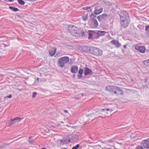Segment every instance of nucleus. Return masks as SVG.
<instances>
[{
    "mask_svg": "<svg viewBox=\"0 0 149 149\" xmlns=\"http://www.w3.org/2000/svg\"><path fill=\"white\" fill-rule=\"evenodd\" d=\"M120 24L122 26L125 28L129 25L130 19L128 13L126 11H124L123 13L120 15Z\"/></svg>",
    "mask_w": 149,
    "mask_h": 149,
    "instance_id": "1",
    "label": "nucleus"
},
{
    "mask_svg": "<svg viewBox=\"0 0 149 149\" xmlns=\"http://www.w3.org/2000/svg\"><path fill=\"white\" fill-rule=\"evenodd\" d=\"M68 30L72 35L76 36H77L81 32L79 28L72 25H70L68 26Z\"/></svg>",
    "mask_w": 149,
    "mask_h": 149,
    "instance_id": "2",
    "label": "nucleus"
},
{
    "mask_svg": "<svg viewBox=\"0 0 149 149\" xmlns=\"http://www.w3.org/2000/svg\"><path fill=\"white\" fill-rule=\"evenodd\" d=\"M69 58L68 56H64L58 59V64L61 68L63 67L65 64L68 63L69 61Z\"/></svg>",
    "mask_w": 149,
    "mask_h": 149,
    "instance_id": "3",
    "label": "nucleus"
},
{
    "mask_svg": "<svg viewBox=\"0 0 149 149\" xmlns=\"http://www.w3.org/2000/svg\"><path fill=\"white\" fill-rule=\"evenodd\" d=\"M91 54L95 56H100L102 54V51L100 49L95 47H91Z\"/></svg>",
    "mask_w": 149,
    "mask_h": 149,
    "instance_id": "4",
    "label": "nucleus"
},
{
    "mask_svg": "<svg viewBox=\"0 0 149 149\" xmlns=\"http://www.w3.org/2000/svg\"><path fill=\"white\" fill-rule=\"evenodd\" d=\"M116 86H108L106 88V90L109 92L111 93H114L115 94H117V92L116 91Z\"/></svg>",
    "mask_w": 149,
    "mask_h": 149,
    "instance_id": "5",
    "label": "nucleus"
},
{
    "mask_svg": "<svg viewBox=\"0 0 149 149\" xmlns=\"http://www.w3.org/2000/svg\"><path fill=\"white\" fill-rule=\"evenodd\" d=\"M98 23L97 19L94 17L92 18V22L90 25L91 28H97L98 26Z\"/></svg>",
    "mask_w": 149,
    "mask_h": 149,
    "instance_id": "6",
    "label": "nucleus"
},
{
    "mask_svg": "<svg viewBox=\"0 0 149 149\" xmlns=\"http://www.w3.org/2000/svg\"><path fill=\"white\" fill-rule=\"evenodd\" d=\"M142 144L144 148L149 149V138L143 140L142 141Z\"/></svg>",
    "mask_w": 149,
    "mask_h": 149,
    "instance_id": "7",
    "label": "nucleus"
},
{
    "mask_svg": "<svg viewBox=\"0 0 149 149\" xmlns=\"http://www.w3.org/2000/svg\"><path fill=\"white\" fill-rule=\"evenodd\" d=\"M23 118H18V117H16L14 119H11L9 123V126L17 122H18L20 121Z\"/></svg>",
    "mask_w": 149,
    "mask_h": 149,
    "instance_id": "8",
    "label": "nucleus"
},
{
    "mask_svg": "<svg viewBox=\"0 0 149 149\" xmlns=\"http://www.w3.org/2000/svg\"><path fill=\"white\" fill-rule=\"evenodd\" d=\"M135 48L136 50L139 51L142 53H144L146 50L145 47L143 46L139 47L138 46H136Z\"/></svg>",
    "mask_w": 149,
    "mask_h": 149,
    "instance_id": "9",
    "label": "nucleus"
},
{
    "mask_svg": "<svg viewBox=\"0 0 149 149\" xmlns=\"http://www.w3.org/2000/svg\"><path fill=\"white\" fill-rule=\"evenodd\" d=\"M84 74L85 75L91 74L92 73V70L88 67L84 68Z\"/></svg>",
    "mask_w": 149,
    "mask_h": 149,
    "instance_id": "10",
    "label": "nucleus"
},
{
    "mask_svg": "<svg viewBox=\"0 0 149 149\" xmlns=\"http://www.w3.org/2000/svg\"><path fill=\"white\" fill-rule=\"evenodd\" d=\"M107 15L105 14L104 13L101 15L97 17V19L99 21H100L102 20H104L107 19Z\"/></svg>",
    "mask_w": 149,
    "mask_h": 149,
    "instance_id": "11",
    "label": "nucleus"
},
{
    "mask_svg": "<svg viewBox=\"0 0 149 149\" xmlns=\"http://www.w3.org/2000/svg\"><path fill=\"white\" fill-rule=\"evenodd\" d=\"M116 91L117 92V94H116L117 95H123L124 92L123 91L118 87L116 86Z\"/></svg>",
    "mask_w": 149,
    "mask_h": 149,
    "instance_id": "12",
    "label": "nucleus"
},
{
    "mask_svg": "<svg viewBox=\"0 0 149 149\" xmlns=\"http://www.w3.org/2000/svg\"><path fill=\"white\" fill-rule=\"evenodd\" d=\"M93 32L95 33L98 34V36H103L106 33V32L104 31H93Z\"/></svg>",
    "mask_w": 149,
    "mask_h": 149,
    "instance_id": "13",
    "label": "nucleus"
},
{
    "mask_svg": "<svg viewBox=\"0 0 149 149\" xmlns=\"http://www.w3.org/2000/svg\"><path fill=\"white\" fill-rule=\"evenodd\" d=\"M111 42L117 47H119L121 46V44L119 43V41L117 40H112L111 41Z\"/></svg>",
    "mask_w": 149,
    "mask_h": 149,
    "instance_id": "14",
    "label": "nucleus"
},
{
    "mask_svg": "<svg viewBox=\"0 0 149 149\" xmlns=\"http://www.w3.org/2000/svg\"><path fill=\"white\" fill-rule=\"evenodd\" d=\"M78 70V67L77 66L74 65L72 66L71 69V72L73 73H76Z\"/></svg>",
    "mask_w": 149,
    "mask_h": 149,
    "instance_id": "15",
    "label": "nucleus"
},
{
    "mask_svg": "<svg viewBox=\"0 0 149 149\" xmlns=\"http://www.w3.org/2000/svg\"><path fill=\"white\" fill-rule=\"evenodd\" d=\"M96 8H95V10L94 11V14L95 15H98L101 13L103 10V8L101 7L99 9H96Z\"/></svg>",
    "mask_w": 149,
    "mask_h": 149,
    "instance_id": "16",
    "label": "nucleus"
},
{
    "mask_svg": "<svg viewBox=\"0 0 149 149\" xmlns=\"http://www.w3.org/2000/svg\"><path fill=\"white\" fill-rule=\"evenodd\" d=\"M84 51L85 52L90 53L91 54V48L87 46H84L83 48Z\"/></svg>",
    "mask_w": 149,
    "mask_h": 149,
    "instance_id": "17",
    "label": "nucleus"
},
{
    "mask_svg": "<svg viewBox=\"0 0 149 149\" xmlns=\"http://www.w3.org/2000/svg\"><path fill=\"white\" fill-rule=\"evenodd\" d=\"M83 72V70L82 68H80L78 72L79 74L78 75V77L79 79H81L82 77V74Z\"/></svg>",
    "mask_w": 149,
    "mask_h": 149,
    "instance_id": "18",
    "label": "nucleus"
},
{
    "mask_svg": "<svg viewBox=\"0 0 149 149\" xmlns=\"http://www.w3.org/2000/svg\"><path fill=\"white\" fill-rule=\"evenodd\" d=\"M53 51H49V54L52 56H53L54 54L56 52V48H54L53 49Z\"/></svg>",
    "mask_w": 149,
    "mask_h": 149,
    "instance_id": "19",
    "label": "nucleus"
},
{
    "mask_svg": "<svg viewBox=\"0 0 149 149\" xmlns=\"http://www.w3.org/2000/svg\"><path fill=\"white\" fill-rule=\"evenodd\" d=\"M88 18V14H85L83 15L82 17V19L84 21H86L87 20Z\"/></svg>",
    "mask_w": 149,
    "mask_h": 149,
    "instance_id": "20",
    "label": "nucleus"
},
{
    "mask_svg": "<svg viewBox=\"0 0 149 149\" xmlns=\"http://www.w3.org/2000/svg\"><path fill=\"white\" fill-rule=\"evenodd\" d=\"M93 31H89V36L88 37V38L89 39H91L93 36V34L91 32H93Z\"/></svg>",
    "mask_w": 149,
    "mask_h": 149,
    "instance_id": "21",
    "label": "nucleus"
},
{
    "mask_svg": "<svg viewBox=\"0 0 149 149\" xmlns=\"http://www.w3.org/2000/svg\"><path fill=\"white\" fill-rule=\"evenodd\" d=\"M9 8L10 9L14 12H16L19 10V9L18 8L13 6H9Z\"/></svg>",
    "mask_w": 149,
    "mask_h": 149,
    "instance_id": "22",
    "label": "nucleus"
},
{
    "mask_svg": "<svg viewBox=\"0 0 149 149\" xmlns=\"http://www.w3.org/2000/svg\"><path fill=\"white\" fill-rule=\"evenodd\" d=\"M143 63L145 65L149 67V59L144 61Z\"/></svg>",
    "mask_w": 149,
    "mask_h": 149,
    "instance_id": "23",
    "label": "nucleus"
},
{
    "mask_svg": "<svg viewBox=\"0 0 149 149\" xmlns=\"http://www.w3.org/2000/svg\"><path fill=\"white\" fill-rule=\"evenodd\" d=\"M18 3L21 5H24L25 4L24 1L22 0H17Z\"/></svg>",
    "mask_w": 149,
    "mask_h": 149,
    "instance_id": "24",
    "label": "nucleus"
},
{
    "mask_svg": "<svg viewBox=\"0 0 149 149\" xmlns=\"http://www.w3.org/2000/svg\"><path fill=\"white\" fill-rule=\"evenodd\" d=\"M60 143L62 144H64L66 143V141L65 140H59Z\"/></svg>",
    "mask_w": 149,
    "mask_h": 149,
    "instance_id": "25",
    "label": "nucleus"
},
{
    "mask_svg": "<svg viewBox=\"0 0 149 149\" xmlns=\"http://www.w3.org/2000/svg\"><path fill=\"white\" fill-rule=\"evenodd\" d=\"M84 8L86 10H88V11L89 12L91 11V9L90 7H89V6L86 7L85 8Z\"/></svg>",
    "mask_w": 149,
    "mask_h": 149,
    "instance_id": "26",
    "label": "nucleus"
},
{
    "mask_svg": "<svg viewBox=\"0 0 149 149\" xmlns=\"http://www.w3.org/2000/svg\"><path fill=\"white\" fill-rule=\"evenodd\" d=\"M91 115L90 116H85L84 117V122H87V119H89V118L90 117V116H91Z\"/></svg>",
    "mask_w": 149,
    "mask_h": 149,
    "instance_id": "27",
    "label": "nucleus"
},
{
    "mask_svg": "<svg viewBox=\"0 0 149 149\" xmlns=\"http://www.w3.org/2000/svg\"><path fill=\"white\" fill-rule=\"evenodd\" d=\"M79 144H78L76 146L73 147L72 149H77L79 147Z\"/></svg>",
    "mask_w": 149,
    "mask_h": 149,
    "instance_id": "28",
    "label": "nucleus"
},
{
    "mask_svg": "<svg viewBox=\"0 0 149 149\" xmlns=\"http://www.w3.org/2000/svg\"><path fill=\"white\" fill-rule=\"evenodd\" d=\"M32 138V137L31 136L29 138V142L31 144H32L33 142V140L31 139Z\"/></svg>",
    "mask_w": 149,
    "mask_h": 149,
    "instance_id": "29",
    "label": "nucleus"
},
{
    "mask_svg": "<svg viewBox=\"0 0 149 149\" xmlns=\"http://www.w3.org/2000/svg\"><path fill=\"white\" fill-rule=\"evenodd\" d=\"M145 30L147 31H149V25L146 26Z\"/></svg>",
    "mask_w": 149,
    "mask_h": 149,
    "instance_id": "30",
    "label": "nucleus"
},
{
    "mask_svg": "<svg viewBox=\"0 0 149 149\" xmlns=\"http://www.w3.org/2000/svg\"><path fill=\"white\" fill-rule=\"evenodd\" d=\"M37 94V93L36 92H34L33 93V95H32V97L33 98L35 97H36V95Z\"/></svg>",
    "mask_w": 149,
    "mask_h": 149,
    "instance_id": "31",
    "label": "nucleus"
},
{
    "mask_svg": "<svg viewBox=\"0 0 149 149\" xmlns=\"http://www.w3.org/2000/svg\"><path fill=\"white\" fill-rule=\"evenodd\" d=\"M12 97V95L11 94H10L8 96L5 97H4V98H7V97H8L9 98H11Z\"/></svg>",
    "mask_w": 149,
    "mask_h": 149,
    "instance_id": "32",
    "label": "nucleus"
},
{
    "mask_svg": "<svg viewBox=\"0 0 149 149\" xmlns=\"http://www.w3.org/2000/svg\"><path fill=\"white\" fill-rule=\"evenodd\" d=\"M90 16L91 17H96V16L93 13H92L91 14Z\"/></svg>",
    "mask_w": 149,
    "mask_h": 149,
    "instance_id": "33",
    "label": "nucleus"
},
{
    "mask_svg": "<svg viewBox=\"0 0 149 149\" xmlns=\"http://www.w3.org/2000/svg\"><path fill=\"white\" fill-rule=\"evenodd\" d=\"M106 4L108 5H110L111 4V3L109 2H107V3Z\"/></svg>",
    "mask_w": 149,
    "mask_h": 149,
    "instance_id": "34",
    "label": "nucleus"
},
{
    "mask_svg": "<svg viewBox=\"0 0 149 149\" xmlns=\"http://www.w3.org/2000/svg\"><path fill=\"white\" fill-rule=\"evenodd\" d=\"M64 112L65 113H68V111L67 110H64Z\"/></svg>",
    "mask_w": 149,
    "mask_h": 149,
    "instance_id": "35",
    "label": "nucleus"
},
{
    "mask_svg": "<svg viewBox=\"0 0 149 149\" xmlns=\"http://www.w3.org/2000/svg\"><path fill=\"white\" fill-rule=\"evenodd\" d=\"M106 110L107 111H109L110 110V109L107 108L106 109Z\"/></svg>",
    "mask_w": 149,
    "mask_h": 149,
    "instance_id": "36",
    "label": "nucleus"
},
{
    "mask_svg": "<svg viewBox=\"0 0 149 149\" xmlns=\"http://www.w3.org/2000/svg\"><path fill=\"white\" fill-rule=\"evenodd\" d=\"M123 47L124 49H126V45H124Z\"/></svg>",
    "mask_w": 149,
    "mask_h": 149,
    "instance_id": "37",
    "label": "nucleus"
},
{
    "mask_svg": "<svg viewBox=\"0 0 149 149\" xmlns=\"http://www.w3.org/2000/svg\"><path fill=\"white\" fill-rule=\"evenodd\" d=\"M8 1L10 2H12L13 1H14V0H8Z\"/></svg>",
    "mask_w": 149,
    "mask_h": 149,
    "instance_id": "38",
    "label": "nucleus"
},
{
    "mask_svg": "<svg viewBox=\"0 0 149 149\" xmlns=\"http://www.w3.org/2000/svg\"><path fill=\"white\" fill-rule=\"evenodd\" d=\"M39 78H37V81H39Z\"/></svg>",
    "mask_w": 149,
    "mask_h": 149,
    "instance_id": "39",
    "label": "nucleus"
},
{
    "mask_svg": "<svg viewBox=\"0 0 149 149\" xmlns=\"http://www.w3.org/2000/svg\"><path fill=\"white\" fill-rule=\"evenodd\" d=\"M103 111H105V110H106L105 109H103Z\"/></svg>",
    "mask_w": 149,
    "mask_h": 149,
    "instance_id": "40",
    "label": "nucleus"
},
{
    "mask_svg": "<svg viewBox=\"0 0 149 149\" xmlns=\"http://www.w3.org/2000/svg\"><path fill=\"white\" fill-rule=\"evenodd\" d=\"M108 149H112L110 148H108Z\"/></svg>",
    "mask_w": 149,
    "mask_h": 149,
    "instance_id": "41",
    "label": "nucleus"
},
{
    "mask_svg": "<svg viewBox=\"0 0 149 149\" xmlns=\"http://www.w3.org/2000/svg\"><path fill=\"white\" fill-rule=\"evenodd\" d=\"M81 95H82V96H83V94H81Z\"/></svg>",
    "mask_w": 149,
    "mask_h": 149,
    "instance_id": "42",
    "label": "nucleus"
},
{
    "mask_svg": "<svg viewBox=\"0 0 149 149\" xmlns=\"http://www.w3.org/2000/svg\"><path fill=\"white\" fill-rule=\"evenodd\" d=\"M63 149H67L66 148H63Z\"/></svg>",
    "mask_w": 149,
    "mask_h": 149,
    "instance_id": "43",
    "label": "nucleus"
},
{
    "mask_svg": "<svg viewBox=\"0 0 149 149\" xmlns=\"http://www.w3.org/2000/svg\"><path fill=\"white\" fill-rule=\"evenodd\" d=\"M82 33L83 34H84V32H82Z\"/></svg>",
    "mask_w": 149,
    "mask_h": 149,
    "instance_id": "44",
    "label": "nucleus"
},
{
    "mask_svg": "<svg viewBox=\"0 0 149 149\" xmlns=\"http://www.w3.org/2000/svg\"><path fill=\"white\" fill-rule=\"evenodd\" d=\"M74 77H75V74H74Z\"/></svg>",
    "mask_w": 149,
    "mask_h": 149,
    "instance_id": "45",
    "label": "nucleus"
},
{
    "mask_svg": "<svg viewBox=\"0 0 149 149\" xmlns=\"http://www.w3.org/2000/svg\"><path fill=\"white\" fill-rule=\"evenodd\" d=\"M0 148H1V146H0Z\"/></svg>",
    "mask_w": 149,
    "mask_h": 149,
    "instance_id": "46",
    "label": "nucleus"
}]
</instances>
